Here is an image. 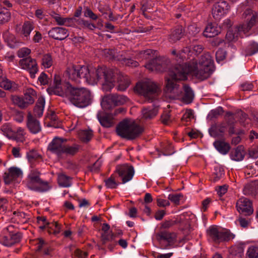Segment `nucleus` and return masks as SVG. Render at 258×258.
Segmentation results:
<instances>
[{"label": "nucleus", "mask_w": 258, "mask_h": 258, "mask_svg": "<svg viewBox=\"0 0 258 258\" xmlns=\"http://www.w3.org/2000/svg\"><path fill=\"white\" fill-rule=\"evenodd\" d=\"M208 233L212 239L217 242H220L223 241H228L231 238H233V235L229 231L225 230L219 231L216 227H210L208 230Z\"/></svg>", "instance_id": "12"}, {"label": "nucleus", "mask_w": 258, "mask_h": 258, "mask_svg": "<svg viewBox=\"0 0 258 258\" xmlns=\"http://www.w3.org/2000/svg\"><path fill=\"white\" fill-rule=\"evenodd\" d=\"M21 237L22 234L19 232L11 234L10 237L4 236L2 238V242L4 245L11 246L19 242Z\"/></svg>", "instance_id": "26"}, {"label": "nucleus", "mask_w": 258, "mask_h": 258, "mask_svg": "<svg viewBox=\"0 0 258 258\" xmlns=\"http://www.w3.org/2000/svg\"><path fill=\"white\" fill-rule=\"evenodd\" d=\"M105 182L106 186L108 188H115L118 185L115 180V178L112 175L105 180Z\"/></svg>", "instance_id": "52"}, {"label": "nucleus", "mask_w": 258, "mask_h": 258, "mask_svg": "<svg viewBox=\"0 0 258 258\" xmlns=\"http://www.w3.org/2000/svg\"><path fill=\"white\" fill-rule=\"evenodd\" d=\"M66 142V139L55 137L48 145L47 150L57 155L58 158H62V152Z\"/></svg>", "instance_id": "13"}, {"label": "nucleus", "mask_w": 258, "mask_h": 258, "mask_svg": "<svg viewBox=\"0 0 258 258\" xmlns=\"http://www.w3.org/2000/svg\"><path fill=\"white\" fill-rule=\"evenodd\" d=\"M52 56L50 54L47 53L43 55L42 58V64L44 67L49 68L52 65Z\"/></svg>", "instance_id": "44"}, {"label": "nucleus", "mask_w": 258, "mask_h": 258, "mask_svg": "<svg viewBox=\"0 0 258 258\" xmlns=\"http://www.w3.org/2000/svg\"><path fill=\"white\" fill-rule=\"evenodd\" d=\"M101 105L104 110H109L115 107L111 94L105 96L102 99Z\"/></svg>", "instance_id": "30"}, {"label": "nucleus", "mask_w": 258, "mask_h": 258, "mask_svg": "<svg viewBox=\"0 0 258 258\" xmlns=\"http://www.w3.org/2000/svg\"><path fill=\"white\" fill-rule=\"evenodd\" d=\"M228 258H241L242 250L239 247H231L229 249Z\"/></svg>", "instance_id": "38"}, {"label": "nucleus", "mask_w": 258, "mask_h": 258, "mask_svg": "<svg viewBox=\"0 0 258 258\" xmlns=\"http://www.w3.org/2000/svg\"><path fill=\"white\" fill-rule=\"evenodd\" d=\"M195 66H192L190 61L176 64L169 70V77L175 80L181 81L187 79L189 73L192 74L195 71Z\"/></svg>", "instance_id": "6"}, {"label": "nucleus", "mask_w": 258, "mask_h": 258, "mask_svg": "<svg viewBox=\"0 0 258 258\" xmlns=\"http://www.w3.org/2000/svg\"><path fill=\"white\" fill-rule=\"evenodd\" d=\"M33 29V23L32 22L27 21L24 23L22 28L17 25L16 27V31L23 37L25 38L26 40H28L29 35Z\"/></svg>", "instance_id": "20"}, {"label": "nucleus", "mask_w": 258, "mask_h": 258, "mask_svg": "<svg viewBox=\"0 0 258 258\" xmlns=\"http://www.w3.org/2000/svg\"><path fill=\"white\" fill-rule=\"evenodd\" d=\"M48 35L55 39L60 40H63L69 35L68 31L62 27L52 28L49 31Z\"/></svg>", "instance_id": "21"}, {"label": "nucleus", "mask_w": 258, "mask_h": 258, "mask_svg": "<svg viewBox=\"0 0 258 258\" xmlns=\"http://www.w3.org/2000/svg\"><path fill=\"white\" fill-rule=\"evenodd\" d=\"M153 53V50L151 49H147L140 51L138 54V56L143 59H149Z\"/></svg>", "instance_id": "56"}, {"label": "nucleus", "mask_w": 258, "mask_h": 258, "mask_svg": "<svg viewBox=\"0 0 258 258\" xmlns=\"http://www.w3.org/2000/svg\"><path fill=\"white\" fill-rule=\"evenodd\" d=\"M2 131L4 134L9 139H14L15 137V132L13 131L10 125L6 124L3 125L1 128Z\"/></svg>", "instance_id": "42"}, {"label": "nucleus", "mask_w": 258, "mask_h": 258, "mask_svg": "<svg viewBox=\"0 0 258 258\" xmlns=\"http://www.w3.org/2000/svg\"><path fill=\"white\" fill-rule=\"evenodd\" d=\"M203 50V46L200 44H192L189 47H186L181 50V53L180 55L183 59L186 58V54L188 52L192 51L195 53L196 55H198L201 53Z\"/></svg>", "instance_id": "28"}, {"label": "nucleus", "mask_w": 258, "mask_h": 258, "mask_svg": "<svg viewBox=\"0 0 258 258\" xmlns=\"http://www.w3.org/2000/svg\"><path fill=\"white\" fill-rule=\"evenodd\" d=\"M0 87L6 90H10L12 88V83L7 79H3L0 81Z\"/></svg>", "instance_id": "59"}, {"label": "nucleus", "mask_w": 258, "mask_h": 258, "mask_svg": "<svg viewBox=\"0 0 258 258\" xmlns=\"http://www.w3.org/2000/svg\"><path fill=\"white\" fill-rule=\"evenodd\" d=\"M76 23L83 28H87L89 30H93L96 28L94 24L89 23L88 21L84 20L82 19L74 20Z\"/></svg>", "instance_id": "39"}, {"label": "nucleus", "mask_w": 258, "mask_h": 258, "mask_svg": "<svg viewBox=\"0 0 258 258\" xmlns=\"http://www.w3.org/2000/svg\"><path fill=\"white\" fill-rule=\"evenodd\" d=\"M134 90L137 93L143 96L145 100L149 102L157 100L161 93L160 87L150 80L139 82Z\"/></svg>", "instance_id": "3"}, {"label": "nucleus", "mask_w": 258, "mask_h": 258, "mask_svg": "<svg viewBox=\"0 0 258 258\" xmlns=\"http://www.w3.org/2000/svg\"><path fill=\"white\" fill-rule=\"evenodd\" d=\"M161 121L165 125H168L171 122L169 111L164 112L161 116Z\"/></svg>", "instance_id": "51"}, {"label": "nucleus", "mask_w": 258, "mask_h": 258, "mask_svg": "<svg viewBox=\"0 0 258 258\" xmlns=\"http://www.w3.org/2000/svg\"><path fill=\"white\" fill-rule=\"evenodd\" d=\"M194 117L193 111L191 109H186L185 112L183 115L181 120L187 121L188 119H190Z\"/></svg>", "instance_id": "61"}, {"label": "nucleus", "mask_w": 258, "mask_h": 258, "mask_svg": "<svg viewBox=\"0 0 258 258\" xmlns=\"http://www.w3.org/2000/svg\"><path fill=\"white\" fill-rule=\"evenodd\" d=\"M156 238L159 242L165 241L170 245L176 241L177 235L175 232L163 230L157 233L156 234Z\"/></svg>", "instance_id": "17"}, {"label": "nucleus", "mask_w": 258, "mask_h": 258, "mask_svg": "<svg viewBox=\"0 0 258 258\" xmlns=\"http://www.w3.org/2000/svg\"><path fill=\"white\" fill-rule=\"evenodd\" d=\"M228 10V4L225 1L219 2L216 3L212 10L213 17L216 20L219 19Z\"/></svg>", "instance_id": "18"}, {"label": "nucleus", "mask_w": 258, "mask_h": 258, "mask_svg": "<svg viewBox=\"0 0 258 258\" xmlns=\"http://www.w3.org/2000/svg\"><path fill=\"white\" fill-rule=\"evenodd\" d=\"M11 19V13L9 10L0 4V24L8 22Z\"/></svg>", "instance_id": "34"}, {"label": "nucleus", "mask_w": 258, "mask_h": 258, "mask_svg": "<svg viewBox=\"0 0 258 258\" xmlns=\"http://www.w3.org/2000/svg\"><path fill=\"white\" fill-rule=\"evenodd\" d=\"M39 156L37 152L34 150L30 151L27 154V158L30 162L36 160Z\"/></svg>", "instance_id": "54"}, {"label": "nucleus", "mask_w": 258, "mask_h": 258, "mask_svg": "<svg viewBox=\"0 0 258 258\" xmlns=\"http://www.w3.org/2000/svg\"><path fill=\"white\" fill-rule=\"evenodd\" d=\"M242 16L246 22L239 26V31L246 33L257 24L258 12L247 9L244 12Z\"/></svg>", "instance_id": "9"}, {"label": "nucleus", "mask_w": 258, "mask_h": 258, "mask_svg": "<svg viewBox=\"0 0 258 258\" xmlns=\"http://www.w3.org/2000/svg\"><path fill=\"white\" fill-rule=\"evenodd\" d=\"M169 64V59L163 56H159L151 60L146 67L151 71L164 72L168 69Z\"/></svg>", "instance_id": "10"}, {"label": "nucleus", "mask_w": 258, "mask_h": 258, "mask_svg": "<svg viewBox=\"0 0 258 258\" xmlns=\"http://www.w3.org/2000/svg\"><path fill=\"white\" fill-rule=\"evenodd\" d=\"M179 222L176 220H170L168 221H165L163 223H162L161 227L163 228L167 229L169 228L172 226L178 223Z\"/></svg>", "instance_id": "60"}, {"label": "nucleus", "mask_w": 258, "mask_h": 258, "mask_svg": "<svg viewBox=\"0 0 258 258\" xmlns=\"http://www.w3.org/2000/svg\"><path fill=\"white\" fill-rule=\"evenodd\" d=\"M116 132L122 138L134 140L142 134L143 128L135 121L124 119L117 125Z\"/></svg>", "instance_id": "4"}, {"label": "nucleus", "mask_w": 258, "mask_h": 258, "mask_svg": "<svg viewBox=\"0 0 258 258\" xmlns=\"http://www.w3.org/2000/svg\"><path fill=\"white\" fill-rule=\"evenodd\" d=\"M97 116L102 126L105 127H110L113 125V118L111 114L104 112H99Z\"/></svg>", "instance_id": "25"}, {"label": "nucleus", "mask_w": 258, "mask_h": 258, "mask_svg": "<svg viewBox=\"0 0 258 258\" xmlns=\"http://www.w3.org/2000/svg\"><path fill=\"white\" fill-rule=\"evenodd\" d=\"M47 91L50 95L68 97L70 102L78 107H85L91 102V92L89 90L75 87L69 82L61 85L60 78L57 75L54 76L53 86L47 88Z\"/></svg>", "instance_id": "2"}, {"label": "nucleus", "mask_w": 258, "mask_h": 258, "mask_svg": "<svg viewBox=\"0 0 258 258\" xmlns=\"http://www.w3.org/2000/svg\"><path fill=\"white\" fill-rule=\"evenodd\" d=\"M115 172L122 178V182L125 183L131 180L134 175L133 166L128 164L119 165L116 166Z\"/></svg>", "instance_id": "11"}, {"label": "nucleus", "mask_w": 258, "mask_h": 258, "mask_svg": "<svg viewBox=\"0 0 258 258\" xmlns=\"http://www.w3.org/2000/svg\"><path fill=\"white\" fill-rule=\"evenodd\" d=\"M64 75L69 79L78 84L85 81L89 84L94 85L99 80L103 79L104 82L102 84V88L105 91H109L114 87L115 75L117 76L118 91H125L131 84L127 76L117 70L114 71L105 67L89 69L85 66L72 65L67 68Z\"/></svg>", "instance_id": "1"}, {"label": "nucleus", "mask_w": 258, "mask_h": 258, "mask_svg": "<svg viewBox=\"0 0 258 258\" xmlns=\"http://www.w3.org/2000/svg\"><path fill=\"white\" fill-rule=\"evenodd\" d=\"M184 29L181 26H177L171 30L168 36V40L172 43H174L179 40L184 35Z\"/></svg>", "instance_id": "22"}, {"label": "nucleus", "mask_w": 258, "mask_h": 258, "mask_svg": "<svg viewBox=\"0 0 258 258\" xmlns=\"http://www.w3.org/2000/svg\"><path fill=\"white\" fill-rule=\"evenodd\" d=\"M244 155V147L241 145L238 146L235 150L231 153L232 159L237 161L243 160Z\"/></svg>", "instance_id": "31"}, {"label": "nucleus", "mask_w": 258, "mask_h": 258, "mask_svg": "<svg viewBox=\"0 0 258 258\" xmlns=\"http://www.w3.org/2000/svg\"><path fill=\"white\" fill-rule=\"evenodd\" d=\"M226 127L223 124H215L209 128V132L211 136L216 138L223 136Z\"/></svg>", "instance_id": "27"}, {"label": "nucleus", "mask_w": 258, "mask_h": 258, "mask_svg": "<svg viewBox=\"0 0 258 258\" xmlns=\"http://www.w3.org/2000/svg\"><path fill=\"white\" fill-rule=\"evenodd\" d=\"M258 52V44L252 42L249 44L245 50V55H252Z\"/></svg>", "instance_id": "43"}, {"label": "nucleus", "mask_w": 258, "mask_h": 258, "mask_svg": "<svg viewBox=\"0 0 258 258\" xmlns=\"http://www.w3.org/2000/svg\"><path fill=\"white\" fill-rule=\"evenodd\" d=\"M30 52V49L27 48H23L18 51V55L19 57H24L28 55Z\"/></svg>", "instance_id": "64"}, {"label": "nucleus", "mask_w": 258, "mask_h": 258, "mask_svg": "<svg viewBox=\"0 0 258 258\" xmlns=\"http://www.w3.org/2000/svg\"><path fill=\"white\" fill-rule=\"evenodd\" d=\"M9 172L11 174L14 179L19 177L22 174V171L18 168L13 167L9 169Z\"/></svg>", "instance_id": "55"}, {"label": "nucleus", "mask_w": 258, "mask_h": 258, "mask_svg": "<svg viewBox=\"0 0 258 258\" xmlns=\"http://www.w3.org/2000/svg\"><path fill=\"white\" fill-rule=\"evenodd\" d=\"M182 195L180 194H170L168 196V199L174 203L175 204L179 205V201L180 199L182 198Z\"/></svg>", "instance_id": "53"}, {"label": "nucleus", "mask_w": 258, "mask_h": 258, "mask_svg": "<svg viewBox=\"0 0 258 258\" xmlns=\"http://www.w3.org/2000/svg\"><path fill=\"white\" fill-rule=\"evenodd\" d=\"M71 177L64 174L58 176V182L59 185L63 187H69L71 185Z\"/></svg>", "instance_id": "40"}, {"label": "nucleus", "mask_w": 258, "mask_h": 258, "mask_svg": "<svg viewBox=\"0 0 258 258\" xmlns=\"http://www.w3.org/2000/svg\"><path fill=\"white\" fill-rule=\"evenodd\" d=\"M225 119L228 125H233L235 118L233 116V114L231 112H227L225 115Z\"/></svg>", "instance_id": "63"}, {"label": "nucleus", "mask_w": 258, "mask_h": 258, "mask_svg": "<svg viewBox=\"0 0 258 258\" xmlns=\"http://www.w3.org/2000/svg\"><path fill=\"white\" fill-rule=\"evenodd\" d=\"M238 33L234 32L232 30H229L226 35V38L229 41H235L237 40Z\"/></svg>", "instance_id": "50"}, {"label": "nucleus", "mask_w": 258, "mask_h": 258, "mask_svg": "<svg viewBox=\"0 0 258 258\" xmlns=\"http://www.w3.org/2000/svg\"><path fill=\"white\" fill-rule=\"evenodd\" d=\"M45 101L44 99H39L34 108V114L37 117H40L42 115L43 112Z\"/></svg>", "instance_id": "35"}, {"label": "nucleus", "mask_w": 258, "mask_h": 258, "mask_svg": "<svg viewBox=\"0 0 258 258\" xmlns=\"http://www.w3.org/2000/svg\"><path fill=\"white\" fill-rule=\"evenodd\" d=\"M50 224L52 225V226H48V232L49 233H53L54 234H58L59 232L60 229V226L59 224L56 222L52 223Z\"/></svg>", "instance_id": "48"}, {"label": "nucleus", "mask_w": 258, "mask_h": 258, "mask_svg": "<svg viewBox=\"0 0 258 258\" xmlns=\"http://www.w3.org/2000/svg\"><path fill=\"white\" fill-rule=\"evenodd\" d=\"M36 95V92L33 89L28 88L26 90L23 97L12 95L11 99L15 105L21 109H25L34 102Z\"/></svg>", "instance_id": "8"}, {"label": "nucleus", "mask_w": 258, "mask_h": 258, "mask_svg": "<svg viewBox=\"0 0 258 258\" xmlns=\"http://www.w3.org/2000/svg\"><path fill=\"white\" fill-rule=\"evenodd\" d=\"M250 200L245 198L239 199L236 203V207L238 212L245 216H249L253 212Z\"/></svg>", "instance_id": "14"}, {"label": "nucleus", "mask_w": 258, "mask_h": 258, "mask_svg": "<svg viewBox=\"0 0 258 258\" xmlns=\"http://www.w3.org/2000/svg\"><path fill=\"white\" fill-rule=\"evenodd\" d=\"M220 29L213 24H209L204 31V35L206 37H214L220 33Z\"/></svg>", "instance_id": "29"}, {"label": "nucleus", "mask_w": 258, "mask_h": 258, "mask_svg": "<svg viewBox=\"0 0 258 258\" xmlns=\"http://www.w3.org/2000/svg\"><path fill=\"white\" fill-rule=\"evenodd\" d=\"M111 95L115 106L123 105L128 100V98L123 95L117 94H111Z\"/></svg>", "instance_id": "36"}, {"label": "nucleus", "mask_w": 258, "mask_h": 258, "mask_svg": "<svg viewBox=\"0 0 258 258\" xmlns=\"http://www.w3.org/2000/svg\"><path fill=\"white\" fill-rule=\"evenodd\" d=\"M178 80L171 79L170 77L166 79L165 92L166 94H171L175 96H179L181 94L180 86L177 83Z\"/></svg>", "instance_id": "16"}, {"label": "nucleus", "mask_w": 258, "mask_h": 258, "mask_svg": "<svg viewBox=\"0 0 258 258\" xmlns=\"http://www.w3.org/2000/svg\"><path fill=\"white\" fill-rule=\"evenodd\" d=\"M257 185L256 182H252L246 184L244 189V194L247 196H255L256 193Z\"/></svg>", "instance_id": "33"}, {"label": "nucleus", "mask_w": 258, "mask_h": 258, "mask_svg": "<svg viewBox=\"0 0 258 258\" xmlns=\"http://www.w3.org/2000/svg\"><path fill=\"white\" fill-rule=\"evenodd\" d=\"M214 145L216 149L223 154H227L230 149L229 144L223 141H215Z\"/></svg>", "instance_id": "32"}, {"label": "nucleus", "mask_w": 258, "mask_h": 258, "mask_svg": "<svg viewBox=\"0 0 258 258\" xmlns=\"http://www.w3.org/2000/svg\"><path fill=\"white\" fill-rule=\"evenodd\" d=\"M14 116L15 120L19 122H21L24 119L23 112L21 111L17 110H15Z\"/></svg>", "instance_id": "62"}, {"label": "nucleus", "mask_w": 258, "mask_h": 258, "mask_svg": "<svg viewBox=\"0 0 258 258\" xmlns=\"http://www.w3.org/2000/svg\"><path fill=\"white\" fill-rule=\"evenodd\" d=\"M22 68L29 71L31 78H34L35 74L38 71L36 60L30 57L22 59L19 61Z\"/></svg>", "instance_id": "15"}, {"label": "nucleus", "mask_w": 258, "mask_h": 258, "mask_svg": "<svg viewBox=\"0 0 258 258\" xmlns=\"http://www.w3.org/2000/svg\"><path fill=\"white\" fill-rule=\"evenodd\" d=\"M114 235L112 232L109 233H104L101 235V242L102 244L104 245L107 242L110 241L114 239Z\"/></svg>", "instance_id": "47"}, {"label": "nucleus", "mask_w": 258, "mask_h": 258, "mask_svg": "<svg viewBox=\"0 0 258 258\" xmlns=\"http://www.w3.org/2000/svg\"><path fill=\"white\" fill-rule=\"evenodd\" d=\"M79 146L77 145H74L72 146H67L64 144L62 152V156L66 155L73 156L79 151Z\"/></svg>", "instance_id": "37"}, {"label": "nucleus", "mask_w": 258, "mask_h": 258, "mask_svg": "<svg viewBox=\"0 0 258 258\" xmlns=\"http://www.w3.org/2000/svg\"><path fill=\"white\" fill-rule=\"evenodd\" d=\"M40 173L37 170H32L28 175L27 186L30 189L44 192L49 189L48 182L40 178Z\"/></svg>", "instance_id": "7"}, {"label": "nucleus", "mask_w": 258, "mask_h": 258, "mask_svg": "<svg viewBox=\"0 0 258 258\" xmlns=\"http://www.w3.org/2000/svg\"><path fill=\"white\" fill-rule=\"evenodd\" d=\"M183 91H181V100L185 104H189L192 102L195 94L192 89L187 84H184L182 87Z\"/></svg>", "instance_id": "19"}, {"label": "nucleus", "mask_w": 258, "mask_h": 258, "mask_svg": "<svg viewBox=\"0 0 258 258\" xmlns=\"http://www.w3.org/2000/svg\"><path fill=\"white\" fill-rule=\"evenodd\" d=\"M84 15L86 17H89L93 20H96L98 18L97 16L95 14L93 11L89 8H86L84 12Z\"/></svg>", "instance_id": "57"}, {"label": "nucleus", "mask_w": 258, "mask_h": 258, "mask_svg": "<svg viewBox=\"0 0 258 258\" xmlns=\"http://www.w3.org/2000/svg\"><path fill=\"white\" fill-rule=\"evenodd\" d=\"M192 66H195L194 75L198 79L205 80L210 77L213 71V64L211 56L209 53L202 55L198 64L197 60L190 62Z\"/></svg>", "instance_id": "5"}, {"label": "nucleus", "mask_w": 258, "mask_h": 258, "mask_svg": "<svg viewBox=\"0 0 258 258\" xmlns=\"http://www.w3.org/2000/svg\"><path fill=\"white\" fill-rule=\"evenodd\" d=\"M27 127L33 134H37L41 131L40 123L31 113H29L27 116Z\"/></svg>", "instance_id": "24"}, {"label": "nucleus", "mask_w": 258, "mask_h": 258, "mask_svg": "<svg viewBox=\"0 0 258 258\" xmlns=\"http://www.w3.org/2000/svg\"><path fill=\"white\" fill-rule=\"evenodd\" d=\"M79 136L83 142H88L91 140L93 136L92 131L91 130L81 131L79 133Z\"/></svg>", "instance_id": "41"}, {"label": "nucleus", "mask_w": 258, "mask_h": 258, "mask_svg": "<svg viewBox=\"0 0 258 258\" xmlns=\"http://www.w3.org/2000/svg\"><path fill=\"white\" fill-rule=\"evenodd\" d=\"M15 134L14 140L20 142L24 141V130L22 127H19L17 130V132H15Z\"/></svg>", "instance_id": "49"}, {"label": "nucleus", "mask_w": 258, "mask_h": 258, "mask_svg": "<svg viewBox=\"0 0 258 258\" xmlns=\"http://www.w3.org/2000/svg\"><path fill=\"white\" fill-rule=\"evenodd\" d=\"M226 53L222 49H219L216 53V58L218 62L223 60L225 58Z\"/></svg>", "instance_id": "58"}, {"label": "nucleus", "mask_w": 258, "mask_h": 258, "mask_svg": "<svg viewBox=\"0 0 258 258\" xmlns=\"http://www.w3.org/2000/svg\"><path fill=\"white\" fill-rule=\"evenodd\" d=\"M246 258H258V247H249L247 251Z\"/></svg>", "instance_id": "46"}, {"label": "nucleus", "mask_w": 258, "mask_h": 258, "mask_svg": "<svg viewBox=\"0 0 258 258\" xmlns=\"http://www.w3.org/2000/svg\"><path fill=\"white\" fill-rule=\"evenodd\" d=\"M158 112V106L154 104L152 107H144L142 110V118L145 120H149L155 117Z\"/></svg>", "instance_id": "23"}, {"label": "nucleus", "mask_w": 258, "mask_h": 258, "mask_svg": "<svg viewBox=\"0 0 258 258\" xmlns=\"http://www.w3.org/2000/svg\"><path fill=\"white\" fill-rule=\"evenodd\" d=\"M54 19L57 22L58 25H63L67 23H70L74 22V20H75V18H63L58 15H56L54 17Z\"/></svg>", "instance_id": "45"}]
</instances>
